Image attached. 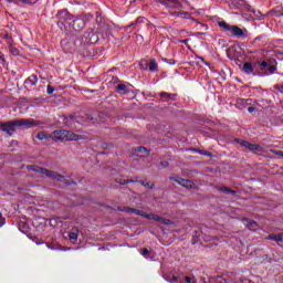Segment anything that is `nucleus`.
<instances>
[{
  "label": "nucleus",
  "instance_id": "72a5a7b5",
  "mask_svg": "<svg viewBox=\"0 0 283 283\" xmlns=\"http://www.w3.org/2000/svg\"><path fill=\"white\" fill-rule=\"evenodd\" d=\"M115 182H117L118 185H127V179H115Z\"/></svg>",
  "mask_w": 283,
  "mask_h": 283
},
{
  "label": "nucleus",
  "instance_id": "7c9ffc66",
  "mask_svg": "<svg viewBox=\"0 0 283 283\" xmlns=\"http://www.w3.org/2000/svg\"><path fill=\"white\" fill-rule=\"evenodd\" d=\"M164 63H168V65H176V60L174 59H163Z\"/></svg>",
  "mask_w": 283,
  "mask_h": 283
},
{
  "label": "nucleus",
  "instance_id": "de8ad7c7",
  "mask_svg": "<svg viewBox=\"0 0 283 283\" xmlns=\"http://www.w3.org/2000/svg\"><path fill=\"white\" fill-rule=\"evenodd\" d=\"M202 35H205V32H202V31H201V32H196V33H195V36H202Z\"/></svg>",
  "mask_w": 283,
  "mask_h": 283
},
{
  "label": "nucleus",
  "instance_id": "4468645a",
  "mask_svg": "<svg viewBox=\"0 0 283 283\" xmlns=\"http://www.w3.org/2000/svg\"><path fill=\"white\" fill-rule=\"evenodd\" d=\"M245 4H247V2L244 0H230L229 1V6H230L231 10H240V9L244 8Z\"/></svg>",
  "mask_w": 283,
  "mask_h": 283
},
{
  "label": "nucleus",
  "instance_id": "f8f14e48",
  "mask_svg": "<svg viewBox=\"0 0 283 283\" xmlns=\"http://www.w3.org/2000/svg\"><path fill=\"white\" fill-rule=\"evenodd\" d=\"M243 72L248 75L252 74V76H260V71H255V67H253V63L251 62H245L243 64Z\"/></svg>",
  "mask_w": 283,
  "mask_h": 283
},
{
  "label": "nucleus",
  "instance_id": "b1692460",
  "mask_svg": "<svg viewBox=\"0 0 283 283\" xmlns=\"http://www.w3.org/2000/svg\"><path fill=\"white\" fill-rule=\"evenodd\" d=\"M270 240L273 242H283V233L270 234Z\"/></svg>",
  "mask_w": 283,
  "mask_h": 283
},
{
  "label": "nucleus",
  "instance_id": "bb28decb",
  "mask_svg": "<svg viewBox=\"0 0 283 283\" xmlns=\"http://www.w3.org/2000/svg\"><path fill=\"white\" fill-rule=\"evenodd\" d=\"M139 66L140 70H149V62L147 60H142Z\"/></svg>",
  "mask_w": 283,
  "mask_h": 283
},
{
  "label": "nucleus",
  "instance_id": "1a4fd4ad",
  "mask_svg": "<svg viewBox=\"0 0 283 283\" xmlns=\"http://www.w3.org/2000/svg\"><path fill=\"white\" fill-rule=\"evenodd\" d=\"M83 43L86 45H94L98 43V34L94 32V29H88L82 36Z\"/></svg>",
  "mask_w": 283,
  "mask_h": 283
},
{
  "label": "nucleus",
  "instance_id": "aec40b11",
  "mask_svg": "<svg viewBox=\"0 0 283 283\" xmlns=\"http://www.w3.org/2000/svg\"><path fill=\"white\" fill-rule=\"evenodd\" d=\"M69 239L76 243L78 241V228L74 227L69 232Z\"/></svg>",
  "mask_w": 283,
  "mask_h": 283
},
{
  "label": "nucleus",
  "instance_id": "c85d7f7f",
  "mask_svg": "<svg viewBox=\"0 0 283 283\" xmlns=\"http://www.w3.org/2000/svg\"><path fill=\"white\" fill-rule=\"evenodd\" d=\"M253 12H254L258 21L264 20V14H262V12H260V11H253Z\"/></svg>",
  "mask_w": 283,
  "mask_h": 283
},
{
  "label": "nucleus",
  "instance_id": "423d86ee",
  "mask_svg": "<svg viewBox=\"0 0 283 283\" xmlns=\"http://www.w3.org/2000/svg\"><path fill=\"white\" fill-rule=\"evenodd\" d=\"M219 28L226 32L228 36L234 38V39H247L248 35V30L247 29H241L238 25H231L227 23L226 21H219L218 22Z\"/></svg>",
  "mask_w": 283,
  "mask_h": 283
},
{
  "label": "nucleus",
  "instance_id": "603ef678",
  "mask_svg": "<svg viewBox=\"0 0 283 283\" xmlns=\"http://www.w3.org/2000/svg\"><path fill=\"white\" fill-rule=\"evenodd\" d=\"M185 282H191V276H186Z\"/></svg>",
  "mask_w": 283,
  "mask_h": 283
},
{
  "label": "nucleus",
  "instance_id": "37998d69",
  "mask_svg": "<svg viewBox=\"0 0 283 283\" xmlns=\"http://www.w3.org/2000/svg\"><path fill=\"white\" fill-rule=\"evenodd\" d=\"M274 90H280L283 93V85H275Z\"/></svg>",
  "mask_w": 283,
  "mask_h": 283
},
{
  "label": "nucleus",
  "instance_id": "a878e982",
  "mask_svg": "<svg viewBox=\"0 0 283 283\" xmlns=\"http://www.w3.org/2000/svg\"><path fill=\"white\" fill-rule=\"evenodd\" d=\"M197 30H200V32H207L209 30V25L205 23L197 22Z\"/></svg>",
  "mask_w": 283,
  "mask_h": 283
},
{
  "label": "nucleus",
  "instance_id": "dca6fc26",
  "mask_svg": "<svg viewBox=\"0 0 283 283\" xmlns=\"http://www.w3.org/2000/svg\"><path fill=\"white\" fill-rule=\"evenodd\" d=\"M177 96L178 94L176 93H167V92L159 93V97L163 98V101H176Z\"/></svg>",
  "mask_w": 283,
  "mask_h": 283
},
{
  "label": "nucleus",
  "instance_id": "6e6d98bb",
  "mask_svg": "<svg viewBox=\"0 0 283 283\" xmlns=\"http://www.w3.org/2000/svg\"><path fill=\"white\" fill-rule=\"evenodd\" d=\"M199 59H200V61L205 62V57L200 56Z\"/></svg>",
  "mask_w": 283,
  "mask_h": 283
},
{
  "label": "nucleus",
  "instance_id": "ddd939ff",
  "mask_svg": "<svg viewBox=\"0 0 283 283\" xmlns=\"http://www.w3.org/2000/svg\"><path fill=\"white\" fill-rule=\"evenodd\" d=\"M39 82V77L33 74L30 75L25 81H24V87L27 90H30V87H34V85H36V83Z\"/></svg>",
  "mask_w": 283,
  "mask_h": 283
},
{
  "label": "nucleus",
  "instance_id": "f257e3e1",
  "mask_svg": "<svg viewBox=\"0 0 283 283\" xmlns=\"http://www.w3.org/2000/svg\"><path fill=\"white\" fill-rule=\"evenodd\" d=\"M55 19H57V28L67 34V32H72V30H74V32H82L85 29L87 21H92L94 15L82 13L74 18L67 9H62L57 11Z\"/></svg>",
  "mask_w": 283,
  "mask_h": 283
},
{
  "label": "nucleus",
  "instance_id": "f704fd0d",
  "mask_svg": "<svg viewBox=\"0 0 283 283\" xmlns=\"http://www.w3.org/2000/svg\"><path fill=\"white\" fill-rule=\"evenodd\" d=\"M130 209H132V208H129V207H123V208L118 207V208H117L118 211H125L126 213H129V212H130Z\"/></svg>",
  "mask_w": 283,
  "mask_h": 283
},
{
  "label": "nucleus",
  "instance_id": "09e8293b",
  "mask_svg": "<svg viewBox=\"0 0 283 283\" xmlns=\"http://www.w3.org/2000/svg\"><path fill=\"white\" fill-rule=\"evenodd\" d=\"M248 112H249L250 114H253V112H255V108H254V107H249V108H248Z\"/></svg>",
  "mask_w": 283,
  "mask_h": 283
},
{
  "label": "nucleus",
  "instance_id": "13d9d810",
  "mask_svg": "<svg viewBox=\"0 0 283 283\" xmlns=\"http://www.w3.org/2000/svg\"><path fill=\"white\" fill-rule=\"evenodd\" d=\"M118 81H120L118 77H115V82H118Z\"/></svg>",
  "mask_w": 283,
  "mask_h": 283
},
{
  "label": "nucleus",
  "instance_id": "a19ab883",
  "mask_svg": "<svg viewBox=\"0 0 283 283\" xmlns=\"http://www.w3.org/2000/svg\"><path fill=\"white\" fill-rule=\"evenodd\" d=\"M21 3H28L29 6H34V2H30V0H21Z\"/></svg>",
  "mask_w": 283,
  "mask_h": 283
},
{
  "label": "nucleus",
  "instance_id": "0eeeda50",
  "mask_svg": "<svg viewBox=\"0 0 283 283\" xmlns=\"http://www.w3.org/2000/svg\"><path fill=\"white\" fill-rule=\"evenodd\" d=\"M277 72V62L275 60L262 61L259 64V76H271Z\"/></svg>",
  "mask_w": 283,
  "mask_h": 283
},
{
  "label": "nucleus",
  "instance_id": "f03ea898",
  "mask_svg": "<svg viewBox=\"0 0 283 283\" xmlns=\"http://www.w3.org/2000/svg\"><path fill=\"white\" fill-rule=\"evenodd\" d=\"M158 3L169 9V14L174 19L189 20L196 23V19L191 17V12L187 11L191 7L187 0H158Z\"/></svg>",
  "mask_w": 283,
  "mask_h": 283
},
{
  "label": "nucleus",
  "instance_id": "49530a36",
  "mask_svg": "<svg viewBox=\"0 0 283 283\" xmlns=\"http://www.w3.org/2000/svg\"><path fill=\"white\" fill-rule=\"evenodd\" d=\"M134 182H136V181H134V179H126V185H132Z\"/></svg>",
  "mask_w": 283,
  "mask_h": 283
},
{
  "label": "nucleus",
  "instance_id": "2f4dec72",
  "mask_svg": "<svg viewBox=\"0 0 283 283\" xmlns=\"http://www.w3.org/2000/svg\"><path fill=\"white\" fill-rule=\"evenodd\" d=\"M234 51H235V48L230 46V48L227 50V55H228L230 59H233V56H231V52H234Z\"/></svg>",
  "mask_w": 283,
  "mask_h": 283
},
{
  "label": "nucleus",
  "instance_id": "39448f33",
  "mask_svg": "<svg viewBox=\"0 0 283 283\" xmlns=\"http://www.w3.org/2000/svg\"><path fill=\"white\" fill-rule=\"evenodd\" d=\"M52 139L56 142L64 140L66 143L78 142V140H87V136L78 135L73 133L72 130L57 129L51 133Z\"/></svg>",
  "mask_w": 283,
  "mask_h": 283
},
{
  "label": "nucleus",
  "instance_id": "a18cd8bd",
  "mask_svg": "<svg viewBox=\"0 0 283 283\" xmlns=\"http://www.w3.org/2000/svg\"><path fill=\"white\" fill-rule=\"evenodd\" d=\"M201 154H202L203 156H211V151H207V150L201 151Z\"/></svg>",
  "mask_w": 283,
  "mask_h": 283
},
{
  "label": "nucleus",
  "instance_id": "e433bc0d",
  "mask_svg": "<svg viewBox=\"0 0 283 283\" xmlns=\"http://www.w3.org/2000/svg\"><path fill=\"white\" fill-rule=\"evenodd\" d=\"M144 187H145V189H154L156 186L154 184H151V182H146L144 185Z\"/></svg>",
  "mask_w": 283,
  "mask_h": 283
},
{
  "label": "nucleus",
  "instance_id": "5fc2aeb1",
  "mask_svg": "<svg viewBox=\"0 0 283 283\" xmlns=\"http://www.w3.org/2000/svg\"><path fill=\"white\" fill-rule=\"evenodd\" d=\"M260 36H256L255 39H254V43H255V41H260Z\"/></svg>",
  "mask_w": 283,
  "mask_h": 283
},
{
  "label": "nucleus",
  "instance_id": "4d7b16f0",
  "mask_svg": "<svg viewBox=\"0 0 283 283\" xmlns=\"http://www.w3.org/2000/svg\"><path fill=\"white\" fill-rule=\"evenodd\" d=\"M134 181L138 184L140 180H138V178H136V179H134Z\"/></svg>",
  "mask_w": 283,
  "mask_h": 283
},
{
  "label": "nucleus",
  "instance_id": "4c0bfd02",
  "mask_svg": "<svg viewBox=\"0 0 283 283\" xmlns=\"http://www.w3.org/2000/svg\"><path fill=\"white\" fill-rule=\"evenodd\" d=\"M0 63L2 65H6V56L3 55V53L0 52Z\"/></svg>",
  "mask_w": 283,
  "mask_h": 283
},
{
  "label": "nucleus",
  "instance_id": "864d4df0",
  "mask_svg": "<svg viewBox=\"0 0 283 283\" xmlns=\"http://www.w3.org/2000/svg\"><path fill=\"white\" fill-rule=\"evenodd\" d=\"M248 54H255V51H248Z\"/></svg>",
  "mask_w": 283,
  "mask_h": 283
},
{
  "label": "nucleus",
  "instance_id": "58836bf2",
  "mask_svg": "<svg viewBox=\"0 0 283 283\" xmlns=\"http://www.w3.org/2000/svg\"><path fill=\"white\" fill-rule=\"evenodd\" d=\"M191 41V39H185V40H180L179 42L182 43L184 45H187V43H189Z\"/></svg>",
  "mask_w": 283,
  "mask_h": 283
},
{
  "label": "nucleus",
  "instance_id": "20e7f679",
  "mask_svg": "<svg viewBox=\"0 0 283 283\" xmlns=\"http://www.w3.org/2000/svg\"><path fill=\"white\" fill-rule=\"evenodd\" d=\"M28 171H34L35 174H42L43 176H46V178H51L52 180H57L59 182H64V185H73L74 181L69 179L65 180V177L63 175H60L56 171L50 170L48 168H43L36 165H30L27 166Z\"/></svg>",
  "mask_w": 283,
  "mask_h": 283
},
{
  "label": "nucleus",
  "instance_id": "a211bd4d",
  "mask_svg": "<svg viewBox=\"0 0 283 283\" xmlns=\"http://www.w3.org/2000/svg\"><path fill=\"white\" fill-rule=\"evenodd\" d=\"M218 191H220V193H224L226 196H235L238 193L235 190L224 186H220Z\"/></svg>",
  "mask_w": 283,
  "mask_h": 283
},
{
  "label": "nucleus",
  "instance_id": "5701e85b",
  "mask_svg": "<svg viewBox=\"0 0 283 283\" xmlns=\"http://www.w3.org/2000/svg\"><path fill=\"white\" fill-rule=\"evenodd\" d=\"M35 138H38V140H48V138H52V135H49L45 132H39Z\"/></svg>",
  "mask_w": 283,
  "mask_h": 283
},
{
  "label": "nucleus",
  "instance_id": "473e14b6",
  "mask_svg": "<svg viewBox=\"0 0 283 283\" xmlns=\"http://www.w3.org/2000/svg\"><path fill=\"white\" fill-rule=\"evenodd\" d=\"M140 254H142L144 258H147V255H149V250H148L147 248H144V249H142Z\"/></svg>",
  "mask_w": 283,
  "mask_h": 283
},
{
  "label": "nucleus",
  "instance_id": "cd10ccee",
  "mask_svg": "<svg viewBox=\"0 0 283 283\" xmlns=\"http://www.w3.org/2000/svg\"><path fill=\"white\" fill-rule=\"evenodd\" d=\"M247 227H248V229L253 230V229H255V227H258V222H255L253 220H249L247 222Z\"/></svg>",
  "mask_w": 283,
  "mask_h": 283
},
{
  "label": "nucleus",
  "instance_id": "f3484780",
  "mask_svg": "<svg viewBox=\"0 0 283 283\" xmlns=\"http://www.w3.org/2000/svg\"><path fill=\"white\" fill-rule=\"evenodd\" d=\"M136 156H139V158H147L149 156V150H147L145 147L139 146L135 148Z\"/></svg>",
  "mask_w": 283,
  "mask_h": 283
},
{
  "label": "nucleus",
  "instance_id": "6ab92c4d",
  "mask_svg": "<svg viewBox=\"0 0 283 283\" xmlns=\"http://www.w3.org/2000/svg\"><path fill=\"white\" fill-rule=\"evenodd\" d=\"M150 220H154L155 222H160L161 224H172L171 220L165 219L155 213H153V218H150Z\"/></svg>",
  "mask_w": 283,
  "mask_h": 283
},
{
  "label": "nucleus",
  "instance_id": "79ce46f5",
  "mask_svg": "<svg viewBox=\"0 0 283 283\" xmlns=\"http://www.w3.org/2000/svg\"><path fill=\"white\" fill-rule=\"evenodd\" d=\"M275 154H276V156H279L280 158H283V151H282V150H276Z\"/></svg>",
  "mask_w": 283,
  "mask_h": 283
},
{
  "label": "nucleus",
  "instance_id": "c9c22d12",
  "mask_svg": "<svg viewBox=\"0 0 283 283\" xmlns=\"http://www.w3.org/2000/svg\"><path fill=\"white\" fill-rule=\"evenodd\" d=\"M46 94H54V86L49 85V86L46 87Z\"/></svg>",
  "mask_w": 283,
  "mask_h": 283
},
{
  "label": "nucleus",
  "instance_id": "4be33fe9",
  "mask_svg": "<svg viewBox=\"0 0 283 283\" xmlns=\"http://www.w3.org/2000/svg\"><path fill=\"white\" fill-rule=\"evenodd\" d=\"M271 14H274V17H283V7L282 6H277L274 9H272Z\"/></svg>",
  "mask_w": 283,
  "mask_h": 283
},
{
  "label": "nucleus",
  "instance_id": "9d476101",
  "mask_svg": "<svg viewBox=\"0 0 283 283\" xmlns=\"http://www.w3.org/2000/svg\"><path fill=\"white\" fill-rule=\"evenodd\" d=\"M170 180L172 182H176L177 185H180L185 189H193L196 187V184L189 179H185L182 177H170Z\"/></svg>",
  "mask_w": 283,
  "mask_h": 283
},
{
  "label": "nucleus",
  "instance_id": "7ed1b4c3",
  "mask_svg": "<svg viewBox=\"0 0 283 283\" xmlns=\"http://www.w3.org/2000/svg\"><path fill=\"white\" fill-rule=\"evenodd\" d=\"M41 125V122L34 119H15L1 123L0 122V130L7 134V136H12L14 134V127H25L30 129V127H36Z\"/></svg>",
  "mask_w": 283,
  "mask_h": 283
},
{
  "label": "nucleus",
  "instance_id": "c756f323",
  "mask_svg": "<svg viewBox=\"0 0 283 283\" xmlns=\"http://www.w3.org/2000/svg\"><path fill=\"white\" fill-rule=\"evenodd\" d=\"M10 52L13 56H19V49L10 46Z\"/></svg>",
  "mask_w": 283,
  "mask_h": 283
},
{
  "label": "nucleus",
  "instance_id": "8fccbe9b",
  "mask_svg": "<svg viewBox=\"0 0 283 283\" xmlns=\"http://www.w3.org/2000/svg\"><path fill=\"white\" fill-rule=\"evenodd\" d=\"M19 0H7V3H18Z\"/></svg>",
  "mask_w": 283,
  "mask_h": 283
},
{
  "label": "nucleus",
  "instance_id": "c03bdc74",
  "mask_svg": "<svg viewBox=\"0 0 283 283\" xmlns=\"http://www.w3.org/2000/svg\"><path fill=\"white\" fill-rule=\"evenodd\" d=\"M160 165L161 167H169V161H161Z\"/></svg>",
  "mask_w": 283,
  "mask_h": 283
},
{
  "label": "nucleus",
  "instance_id": "3c124183",
  "mask_svg": "<svg viewBox=\"0 0 283 283\" xmlns=\"http://www.w3.org/2000/svg\"><path fill=\"white\" fill-rule=\"evenodd\" d=\"M138 185H142V187H145L146 182L143 181V180H139V181H138Z\"/></svg>",
  "mask_w": 283,
  "mask_h": 283
},
{
  "label": "nucleus",
  "instance_id": "412c9836",
  "mask_svg": "<svg viewBox=\"0 0 283 283\" xmlns=\"http://www.w3.org/2000/svg\"><path fill=\"white\" fill-rule=\"evenodd\" d=\"M148 70L149 72H158V62L156 61V59L150 60V62H148Z\"/></svg>",
  "mask_w": 283,
  "mask_h": 283
},
{
  "label": "nucleus",
  "instance_id": "6e6552de",
  "mask_svg": "<svg viewBox=\"0 0 283 283\" xmlns=\"http://www.w3.org/2000/svg\"><path fill=\"white\" fill-rule=\"evenodd\" d=\"M82 118L83 119H81V117L76 115H69L65 117V125H67V127H72V120L73 123H92L93 125H96V123H98V120H96V116L94 115H85Z\"/></svg>",
  "mask_w": 283,
  "mask_h": 283
},
{
  "label": "nucleus",
  "instance_id": "ea45409f",
  "mask_svg": "<svg viewBox=\"0 0 283 283\" xmlns=\"http://www.w3.org/2000/svg\"><path fill=\"white\" fill-rule=\"evenodd\" d=\"M178 276H176V275H174L170 280H169V282L170 283H174V282H178Z\"/></svg>",
  "mask_w": 283,
  "mask_h": 283
},
{
  "label": "nucleus",
  "instance_id": "2eb2a0df",
  "mask_svg": "<svg viewBox=\"0 0 283 283\" xmlns=\"http://www.w3.org/2000/svg\"><path fill=\"white\" fill-rule=\"evenodd\" d=\"M129 213H135V216H140L142 218H146V220H151L154 213H147L143 210H138L136 208H130Z\"/></svg>",
  "mask_w": 283,
  "mask_h": 283
},
{
  "label": "nucleus",
  "instance_id": "9b49d317",
  "mask_svg": "<svg viewBox=\"0 0 283 283\" xmlns=\"http://www.w3.org/2000/svg\"><path fill=\"white\" fill-rule=\"evenodd\" d=\"M234 140L241 147H244L245 149H249V151H253V153L260 151V145H258V144H251V143H249L244 139H241V138H235Z\"/></svg>",
  "mask_w": 283,
  "mask_h": 283
},
{
  "label": "nucleus",
  "instance_id": "393cba45",
  "mask_svg": "<svg viewBox=\"0 0 283 283\" xmlns=\"http://www.w3.org/2000/svg\"><path fill=\"white\" fill-rule=\"evenodd\" d=\"M116 92H123V94H128L129 90H127V85L118 84L115 86Z\"/></svg>",
  "mask_w": 283,
  "mask_h": 283
}]
</instances>
